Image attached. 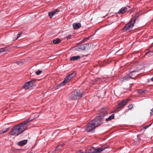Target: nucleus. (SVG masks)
I'll return each mask as SVG.
<instances>
[{
  "label": "nucleus",
  "mask_w": 153,
  "mask_h": 153,
  "mask_svg": "<svg viewBox=\"0 0 153 153\" xmlns=\"http://www.w3.org/2000/svg\"><path fill=\"white\" fill-rule=\"evenodd\" d=\"M106 111H105V113L102 111V114L93 120L91 121L87 125L86 127V130L88 132L92 131L97 127L101 124L103 123L104 118L103 114H106L107 113Z\"/></svg>",
  "instance_id": "f257e3e1"
},
{
  "label": "nucleus",
  "mask_w": 153,
  "mask_h": 153,
  "mask_svg": "<svg viewBox=\"0 0 153 153\" xmlns=\"http://www.w3.org/2000/svg\"><path fill=\"white\" fill-rule=\"evenodd\" d=\"M33 119L30 120V119L24 121L20 124L16 125L14 126L12 129L11 133L13 135L18 136L22 133L26 129L27 126V124L32 121Z\"/></svg>",
  "instance_id": "f03ea898"
},
{
  "label": "nucleus",
  "mask_w": 153,
  "mask_h": 153,
  "mask_svg": "<svg viewBox=\"0 0 153 153\" xmlns=\"http://www.w3.org/2000/svg\"><path fill=\"white\" fill-rule=\"evenodd\" d=\"M82 91H76L73 92L70 94L69 99L72 100L79 99L82 97Z\"/></svg>",
  "instance_id": "7ed1b4c3"
},
{
  "label": "nucleus",
  "mask_w": 153,
  "mask_h": 153,
  "mask_svg": "<svg viewBox=\"0 0 153 153\" xmlns=\"http://www.w3.org/2000/svg\"><path fill=\"white\" fill-rule=\"evenodd\" d=\"M76 73L75 72H73L68 76H66L65 78L64 81L60 83L59 84V85L60 86L64 85L66 83L69 82L75 76Z\"/></svg>",
  "instance_id": "20e7f679"
},
{
  "label": "nucleus",
  "mask_w": 153,
  "mask_h": 153,
  "mask_svg": "<svg viewBox=\"0 0 153 153\" xmlns=\"http://www.w3.org/2000/svg\"><path fill=\"white\" fill-rule=\"evenodd\" d=\"M136 20L135 18H133L131 19L130 22L123 27V30H126V31L130 30L134 26Z\"/></svg>",
  "instance_id": "39448f33"
},
{
  "label": "nucleus",
  "mask_w": 153,
  "mask_h": 153,
  "mask_svg": "<svg viewBox=\"0 0 153 153\" xmlns=\"http://www.w3.org/2000/svg\"><path fill=\"white\" fill-rule=\"evenodd\" d=\"M102 111L103 112V114H104L105 113V111H106V112L107 113L106 114H103V116H104V120L105 119V120L106 121H109L114 119V114H111V116H109L108 118H105V116L106 115V114H107V110L105 109H102V110H101V111H100V112H101L100 115H102V112H101ZM104 120H103V121Z\"/></svg>",
  "instance_id": "423d86ee"
},
{
  "label": "nucleus",
  "mask_w": 153,
  "mask_h": 153,
  "mask_svg": "<svg viewBox=\"0 0 153 153\" xmlns=\"http://www.w3.org/2000/svg\"><path fill=\"white\" fill-rule=\"evenodd\" d=\"M89 45L88 44H85L81 45H79L77 50L78 51H85L89 48Z\"/></svg>",
  "instance_id": "0eeeda50"
},
{
  "label": "nucleus",
  "mask_w": 153,
  "mask_h": 153,
  "mask_svg": "<svg viewBox=\"0 0 153 153\" xmlns=\"http://www.w3.org/2000/svg\"><path fill=\"white\" fill-rule=\"evenodd\" d=\"M128 102V100H123L119 104L117 107V109H119L122 108L124 107V106L126 105Z\"/></svg>",
  "instance_id": "6e6552de"
},
{
  "label": "nucleus",
  "mask_w": 153,
  "mask_h": 153,
  "mask_svg": "<svg viewBox=\"0 0 153 153\" xmlns=\"http://www.w3.org/2000/svg\"><path fill=\"white\" fill-rule=\"evenodd\" d=\"M134 73L133 71L131 72L128 75H127L123 77V81H126L130 80V78L134 79V77H132V74Z\"/></svg>",
  "instance_id": "1a4fd4ad"
},
{
  "label": "nucleus",
  "mask_w": 153,
  "mask_h": 153,
  "mask_svg": "<svg viewBox=\"0 0 153 153\" xmlns=\"http://www.w3.org/2000/svg\"><path fill=\"white\" fill-rule=\"evenodd\" d=\"M33 87V85L30 83V82H26L23 87V88L25 90L29 88L30 87Z\"/></svg>",
  "instance_id": "9d476101"
},
{
  "label": "nucleus",
  "mask_w": 153,
  "mask_h": 153,
  "mask_svg": "<svg viewBox=\"0 0 153 153\" xmlns=\"http://www.w3.org/2000/svg\"><path fill=\"white\" fill-rule=\"evenodd\" d=\"M86 153H96V148L91 147L88 150H85Z\"/></svg>",
  "instance_id": "9b49d317"
},
{
  "label": "nucleus",
  "mask_w": 153,
  "mask_h": 153,
  "mask_svg": "<svg viewBox=\"0 0 153 153\" xmlns=\"http://www.w3.org/2000/svg\"><path fill=\"white\" fill-rule=\"evenodd\" d=\"M127 10V9L126 7H123L117 13L123 14L125 13Z\"/></svg>",
  "instance_id": "f8f14e48"
},
{
  "label": "nucleus",
  "mask_w": 153,
  "mask_h": 153,
  "mask_svg": "<svg viewBox=\"0 0 153 153\" xmlns=\"http://www.w3.org/2000/svg\"><path fill=\"white\" fill-rule=\"evenodd\" d=\"M81 26V25L80 23H75L73 24V28L74 29H78Z\"/></svg>",
  "instance_id": "ddd939ff"
},
{
  "label": "nucleus",
  "mask_w": 153,
  "mask_h": 153,
  "mask_svg": "<svg viewBox=\"0 0 153 153\" xmlns=\"http://www.w3.org/2000/svg\"><path fill=\"white\" fill-rule=\"evenodd\" d=\"M106 149L104 146H102L99 148H96V153H100L105 149Z\"/></svg>",
  "instance_id": "4468645a"
},
{
  "label": "nucleus",
  "mask_w": 153,
  "mask_h": 153,
  "mask_svg": "<svg viewBox=\"0 0 153 153\" xmlns=\"http://www.w3.org/2000/svg\"><path fill=\"white\" fill-rule=\"evenodd\" d=\"M58 12V10L57 9L54 10L52 12H49L48 13V15L51 18L56 12Z\"/></svg>",
  "instance_id": "2eb2a0df"
},
{
  "label": "nucleus",
  "mask_w": 153,
  "mask_h": 153,
  "mask_svg": "<svg viewBox=\"0 0 153 153\" xmlns=\"http://www.w3.org/2000/svg\"><path fill=\"white\" fill-rule=\"evenodd\" d=\"M27 140H24L20 141L18 143V145L19 146H23L26 144L27 143Z\"/></svg>",
  "instance_id": "dca6fc26"
},
{
  "label": "nucleus",
  "mask_w": 153,
  "mask_h": 153,
  "mask_svg": "<svg viewBox=\"0 0 153 153\" xmlns=\"http://www.w3.org/2000/svg\"><path fill=\"white\" fill-rule=\"evenodd\" d=\"M80 57L79 56H73L70 58V60L71 61H75L78 60L80 59Z\"/></svg>",
  "instance_id": "f3484780"
},
{
  "label": "nucleus",
  "mask_w": 153,
  "mask_h": 153,
  "mask_svg": "<svg viewBox=\"0 0 153 153\" xmlns=\"http://www.w3.org/2000/svg\"><path fill=\"white\" fill-rule=\"evenodd\" d=\"M61 42L60 40L59 39H56L54 40L53 41V43L54 44H58Z\"/></svg>",
  "instance_id": "a211bd4d"
},
{
  "label": "nucleus",
  "mask_w": 153,
  "mask_h": 153,
  "mask_svg": "<svg viewBox=\"0 0 153 153\" xmlns=\"http://www.w3.org/2000/svg\"><path fill=\"white\" fill-rule=\"evenodd\" d=\"M9 130V128H6L5 129H3L1 130V133L2 134L4 133L7 132L8 130Z\"/></svg>",
  "instance_id": "6ab92c4d"
},
{
  "label": "nucleus",
  "mask_w": 153,
  "mask_h": 153,
  "mask_svg": "<svg viewBox=\"0 0 153 153\" xmlns=\"http://www.w3.org/2000/svg\"><path fill=\"white\" fill-rule=\"evenodd\" d=\"M64 145V144H62V145H58L57 147H56V150H58L59 149H61V147L63 146Z\"/></svg>",
  "instance_id": "aec40b11"
},
{
  "label": "nucleus",
  "mask_w": 153,
  "mask_h": 153,
  "mask_svg": "<svg viewBox=\"0 0 153 153\" xmlns=\"http://www.w3.org/2000/svg\"><path fill=\"white\" fill-rule=\"evenodd\" d=\"M37 80V79H33L32 80H31V81H29V82H30V83H31L33 85V86L34 85V82L36 81Z\"/></svg>",
  "instance_id": "412c9836"
},
{
  "label": "nucleus",
  "mask_w": 153,
  "mask_h": 153,
  "mask_svg": "<svg viewBox=\"0 0 153 153\" xmlns=\"http://www.w3.org/2000/svg\"><path fill=\"white\" fill-rule=\"evenodd\" d=\"M153 53L152 51H149L146 53V55H147L149 56L152 55Z\"/></svg>",
  "instance_id": "4be33fe9"
},
{
  "label": "nucleus",
  "mask_w": 153,
  "mask_h": 153,
  "mask_svg": "<svg viewBox=\"0 0 153 153\" xmlns=\"http://www.w3.org/2000/svg\"><path fill=\"white\" fill-rule=\"evenodd\" d=\"M42 70H39L37 71L36 72V74L37 75H40L42 73Z\"/></svg>",
  "instance_id": "5701e85b"
},
{
  "label": "nucleus",
  "mask_w": 153,
  "mask_h": 153,
  "mask_svg": "<svg viewBox=\"0 0 153 153\" xmlns=\"http://www.w3.org/2000/svg\"><path fill=\"white\" fill-rule=\"evenodd\" d=\"M134 73L132 74V77H134V79H135V77L137 76V74H135V73L136 72V71H133Z\"/></svg>",
  "instance_id": "b1692460"
},
{
  "label": "nucleus",
  "mask_w": 153,
  "mask_h": 153,
  "mask_svg": "<svg viewBox=\"0 0 153 153\" xmlns=\"http://www.w3.org/2000/svg\"><path fill=\"white\" fill-rule=\"evenodd\" d=\"M22 32H20V33H18L17 35V38L16 39V40L18 38H19L20 37V36L22 34Z\"/></svg>",
  "instance_id": "393cba45"
},
{
  "label": "nucleus",
  "mask_w": 153,
  "mask_h": 153,
  "mask_svg": "<svg viewBox=\"0 0 153 153\" xmlns=\"http://www.w3.org/2000/svg\"><path fill=\"white\" fill-rule=\"evenodd\" d=\"M16 63L18 64L19 65H21L23 63V62L22 61H20L18 62H17Z\"/></svg>",
  "instance_id": "a878e982"
},
{
  "label": "nucleus",
  "mask_w": 153,
  "mask_h": 153,
  "mask_svg": "<svg viewBox=\"0 0 153 153\" xmlns=\"http://www.w3.org/2000/svg\"><path fill=\"white\" fill-rule=\"evenodd\" d=\"M147 90H145L144 91H142V90H140L139 91V93L140 94H142V93H145L146 92H147Z\"/></svg>",
  "instance_id": "bb28decb"
},
{
  "label": "nucleus",
  "mask_w": 153,
  "mask_h": 153,
  "mask_svg": "<svg viewBox=\"0 0 153 153\" xmlns=\"http://www.w3.org/2000/svg\"><path fill=\"white\" fill-rule=\"evenodd\" d=\"M89 37H87L86 38H85L84 39H83V40L82 41L83 42H84L85 41H86V40H88L89 39Z\"/></svg>",
  "instance_id": "cd10ccee"
},
{
  "label": "nucleus",
  "mask_w": 153,
  "mask_h": 153,
  "mask_svg": "<svg viewBox=\"0 0 153 153\" xmlns=\"http://www.w3.org/2000/svg\"><path fill=\"white\" fill-rule=\"evenodd\" d=\"M133 108V105L132 104L128 106V108L129 109H131L132 108Z\"/></svg>",
  "instance_id": "c85d7f7f"
},
{
  "label": "nucleus",
  "mask_w": 153,
  "mask_h": 153,
  "mask_svg": "<svg viewBox=\"0 0 153 153\" xmlns=\"http://www.w3.org/2000/svg\"><path fill=\"white\" fill-rule=\"evenodd\" d=\"M72 36L71 35H69L68 36L66 37V38L67 39H71V36Z\"/></svg>",
  "instance_id": "c756f323"
},
{
  "label": "nucleus",
  "mask_w": 153,
  "mask_h": 153,
  "mask_svg": "<svg viewBox=\"0 0 153 153\" xmlns=\"http://www.w3.org/2000/svg\"><path fill=\"white\" fill-rule=\"evenodd\" d=\"M76 153H84V152L81 150H79L76 152Z\"/></svg>",
  "instance_id": "7c9ffc66"
},
{
  "label": "nucleus",
  "mask_w": 153,
  "mask_h": 153,
  "mask_svg": "<svg viewBox=\"0 0 153 153\" xmlns=\"http://www.w3.org/2000/svg\"><path fill=\"white\" fill-rule=\"evenodd\" d=\"M30 119V120L31 119H33V120H33L34 119H35V118L34 117H33V116H30V117L27 119V120H28L29 119Z\"/></svg>",
  "instance_id": "2f4dec72"
},
{
  "label": "nucleus",
  "mask_w": 153,
  "mask_h": 153,
  "mask_svg": "<svg viewBox=\"0 0 153 153\" xmlns=\"http://www.w3.org/2000/svg\"><path fill=\"white\" fill-rule=\"evenodd\" d=\"M5 50L4 49H2L0 50V53H1V52H5Z\"/></svg>",
  "instance_id": "473e14b6"
},
{
  "label": "nucleus",
  "mask_w": 153,
  "mask_h": 153,
  "mask_svg": "<svg viewBox=\"0 0 153 153\" xmlns=\"http://www.w3.org/2000/svg\"><path fill=\"white\" fill-rule=\"evenodd\" d=\"M150 114L151 115H153V108H152V109H151V111L150 112Z\"/></svg>",
  "instance_id": "72a5a7b5"
},
{
  "label": "nucleus",
  "mask_w": 153,
  "mask_h": 153,
  "mask_svg": "<svg viewBox=\"0 0 153 153\" xmlns=\"http://www.w3.org/2000/svg\"><path fill=\"white\" fill-rule=\"evenodd\" d=\"M149 126H150L149 125H148V126H146L145 127H144V129H146V128H147Z\"/></svg>",
  "instance_id": "f704fd0d"
},
{
  "label": "nucleus",
  "mask_w": 153,
  "mask_h": 153,
  "mask_svg": "<svg viewBox=\"0 0 153 153\" xmlns=\"http://www.w3.org/2000/svg\"><path fill=\"white\" fill-rule=\"evenodd\" d=\"M151 80L152 81H153V77L151 78Z\"/></svg>",
  "instance_id": "c9c22d12"
},
{
  "label": "nucleus",
  "mask_w": 153,
  "mask_h": 153,
  "mask_svg": "<svg viewBox=\"0 0 153 153\" xmlns=\"http://www.w3.org/2000/svg\"><path fill=\"white\" fill-rule=\"evenodd\" d=\"M2 134L1 131H0V134Z\"/></svg>",
  "instance_id": "e433bc0d"
}]
</instances>
